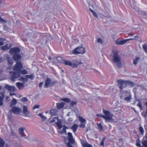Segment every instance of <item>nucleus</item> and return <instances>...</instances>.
<instances>
[{"label": "nucleus", "instance_id": "f257e3e1", "mask_svg": "<svg viewBox=\"0 0 147 147\" xmlns=\"http://www.w3.org/2000/svg\"><path fill=\"white\" fill-rule=\"evenodd\" d=\"M20 51V49L17 47L12 48L10 50V52L11 53L14 54L13 57L14 60L18 61L21 59V57L20 54H18Z\"/></svg>", "mask_w": 147, "mask_h": 147}, {"label": "nucleus", "instance_id": "f03ea898", "mask_svg": "<svg viewBox=\"0 0 147 147\" xmlns=\"http://www.w3.org/2000/svg\"><path fill=\"white\" fill-rule=\"evenodd\" d=\"M10 74L11 76V80L13 81L15 79L18 78L20 77V74H28L27 71L24 69L21 70L19 73H14L13 72H10Z\"/></svg>", "mask_w": 147, "mask_h": 147}, {"label": "nucleus", "instance_id": "7ed1b4c3", "mask_svg": "<svg viewBox=\"0 0 147 147\" xmlns=\"http://www.w3.org/2000/svg\"><path fill=\"white\" fill-rule=\"evenodd\" d=\"M113 54L112 60L113 62L115 63L118 67H121L122 63L121 58L118 55V53L117 52H114Z\"/></svg>", "mask_w": 147, "mask_h": 147}, {"label": "nucleus", "instance_id": "20e7f679", "mask_svg": "<svg viewBox=\"0 0 147 147\" xmlns=\"http://www.w3.org/2000/svg\"><path fill=\"white\" fill-rule=\"evenodd\" d=\"M103 112L105 114V115H100L98 116L104 118L106 122H109L113 120V115L109 111L103 110Z\"/></svg>", "mask_w": 147, "mask_h": 147}, {"label": "nucleus", "instance_id": "39448f33", "mask_svg": "<svg viewBox=\"0 0 147 147\" xmlns=\"http://www.w3.org/2000/svg\"><path fill=\"white\" fill-rule=\"evenodd\" d=\"M85 53V49L81 46L78 47L72 51V53L75 54H83Z\"/></svg>", "mask_w": 147, "mask_h": 147}, {"label": "nucleus", "instance_id": "423d86ee", "mask_svg": "<svg viewBox=\"0 0 147 147\" xmlns=\"http://www.w3.org/2000/svg\"><path fill=\"white\" fill-rule=\"evenodd\" d=\"M23 68V66L21 61L17 62L14 66L13 70L14 73H19V72Z\"/></svg>", "mask_w": 147, "mask_h": 147}, {"label": "nucleus", "instance_id": "0eeeda50", "mask_svg": "<svg viewBox=\"0 0 147 147\" xmlns=\"http://www.w3.org/2000/svg\"><path fill=\"white\" fill-rule=\"evenodd\" d=\"M69 142L67 144V147H73L71 144H73L74 142V140L73 138L72 134L70 132L68 133Z\"/></svg>", "mask_w": 147, "mask_h": 147}, {"label": "nucleus", "instance_id": "6e6552de", "mask_svg": "<svg viewBox=\"0 0 147 147\" xmlns=\"http://www.w3.org/2000/svg\"><path fill=\"white\" fill-rule=\"evenodd\" d=\"M117 82L118 84L119 87L121 90L127 86L126 81L120 79L118 80H117Z\"/></svg>", "mask_w": 147, "mask_h": 147}, {"label": "nucleus", "instance_id": "1a4fd4ad", "mask_svg": "<svg viewBox=\"0 0 147 147\" xmlns=\"http://www.w3.org/2000/svg\"><path fill=\"white\" fill-rule=\"evenodd\" d=\"M21 111L22 110L21 108L14 107L12 108L11 110L10 111V112L12 111L14 113L18 114L21 112Z\"/></svg>", "mask_w": 147, "mask_h": 147}, {"label": "nucleus", "instance_id": "9d476101", "mask_svg": "<svg viewBox=\"0 0 147 147\" xmlns=\"http://www.w3.org/2000/svg\"><path fill=\"white\" fill-rule=\"evenodd\" d=\"M80 141L83 147H93L92 145L89 144L86 140L80 139Z\"/></svg>", "mask_w": 147, "mask_h": 147}, {"label": "nucleus", "instance_id": "9b49d317", "mask_svg": "<svg viewBox=\"0 0 147 147\" xmlns=\"http://www.w3.org/2000/svg\"><path fill=\"white\" fill-rule=\"evenodd\" d=\"M23 113L25 115V117H28L30 114V112L28 111V107L25 105H24L23 107Z\"/></svg>", "mask_w": 147, "mask_h": 147}, {"label": "nucleus", "instance_id": "f8f14e48", "mask_svg": "<svg viewBox=\"0 0 147 147\" xmlns=\"http://www.w3.org/2000/svg\"><path fill=\"white\" fill-rule=\"evenodd\" d=\"M63 63L65 65L72 66L73 67H77V65L76 64H72L71 62L68 60H63Z\"/></svg>", "mask_w": 147, "mask_h": 147}, {"label": "nucleus", "instance_id": "ddd939ff", "mask_svg": "<svg viewBox=\"0 0 147 147\" xmlns=\"http://www.w3.org/2000/svg\"><path fill=\"white\" fill-rule=\"evenodd\" d=\"M54 83H53V84L52 83L51 80L48 78H47L45 82L44 85V87L45 88H48L50 85H52L53 84H54Z\"/></svg>", "mask_w": 147, "mask_h": 147}, {"label": "nucleus", "instance_id": "4468645a", "mask_svg": "<svg viewBox=\"0 0 147 147\" xmlns=\"http://www.w3.org/2000/svg\"><path fill=\"white\" fill-rule=\"evenodd\" d=\"M61 119H59L58 121L56 123L57 126L58 127V132H61V129L63 127V126L61 124Z\"/></svg>", "mask_w": 147, "mask_h": 147}, {"label": "nucleus", "instance_id": "2eb2a0df", "mask_svg": "<svg viewBox=\"0 0 147 147\" xmlns=\"http://www.w3.org/2000/svg\"><path fill=\"white\" fill-rule=\"evenodd\" d=\"M133 39L131 38L129 39H126L123 40H117L116 41V44L117 45H123L125 44L127 41L129 40H131Z\"/></svg>", "mask_w": 147, "mask_h": 147}, {"label": "nucleus", "instance_id": "dca6fc26", "mask_svg": "<svg viewBox=\"0 0 147 147\" xmlns=\"http://www.w3.org/2000/svg\"><path fill=\"white\" fill-rule=\"evenodd\" d=\"M5 87L7 89L11 92L14 91L16 89L15 87L13 86H10L8 85H6Z\"/></svg>", "mask_w": 147, "mask_h": 147}, {"label": "nucleus", "instance_id": "f3484780", "mask_svg": "<svg viewBox=\"0 0 147 147\" xmlns=\"http://www.w3.org/2000/svg\"><path fill=\"white\" fill-rule=\"evenodd\" d=\"M59 119L58 117H51L49 119V122L51 123H54L57 121Z\"/></svg>", "mask_w": 147, "mask_h": 147}, {"label": "nucleus", "instance_id": "a211bd4d", "mask_svg": "<svg viewBox=\"0 0 147 147\" xmlns=\"http://www.w3.org/2000/svg\"><path fill=\"white\" fill-rule=\"evenodd\" d=\"M58 113V111L56 109L51 110L49 112L50 114L52 116L56 115Z\"/></svg>", "mask_w": 147, "mask_h": 147}, {"label": "nucleus", "instance_id": "6ab92c4d", "mask_svg": "<svg viewBox=\"0 0 147 147\" xmlns=\"http://www.w3.org/2000/svg\"><path fill=\"white\" fill-rule=\"evenodd\" d=\"M25 129V128L23 127H21L19 129V132L22 137H24L25 136L24 131Z\"/></svg>", "mask_w": 147, "mask_h": 147}, {"label": "nucleus", "instance_id": "aec40b11", "mask_svg": "<svg viewBox=\"0 0 147 147\" xmlns=\"http://www.w3.org/2000/svg\"><path fill=\"white\" fill-rule=\"evenodd\" d=\"M16 85L19 90H22L23 89L24 87V84L20 82H17Z\"/></svg>", "mask_w": 147, "mask_h": 147}, {"label": "nucleus", "instance_id": "412c9836", "mask_svg": "<svg viewBox=\"0 0 147 147\" xmlns=\"http://www.w3.org/2000/svg\"><path fill=\"white\" fill-rule=\"evenodd\" d=\"M78 126V125L77 124H74L71 127V129L73 130V132L75 133L76 132Z\"/></svg>", "mask_w": 147, "mask_h": 147}, {"label": "nucleus", "instance_id": "4be33fe9", "mask_svg": "<svg viewBox=\"0 0 147 147\" xmlns=\"http://www.w3.org/2000/svg\"><path fill=\"white\" fill-rule=\"evenodd\" d=\"M65 104L63 102L58 103H57V108L58 109L63 108Z\"/></svg>", "mask_w": 147, "mask_h": 147}, {"label": "nucleus", "instance_id": "5701e85b", "mask_svg": "<svg viewBox=\"0 0 147 147\" xmlns=\"http://www.w3.org/2000/svg\"><path fill=\"white\" fill-rule=\"evenodd\" d=\"M17 103V100L16 99L13 98L11 102L10 106L12 107V106L16 105Z\"/></svg>", "mask_w": 147, "mask_h": 147}, {"label": "nucleus", "instance_id": "b1692460", "mask_svg": "<svg viewBox=\"0 0 147 147\" xmlns=\"http://www.w3.org/2000/svg\"><path fill=\"white\" fill-rule=\"evenodd\" d=\"M5 142L4 141L1 139L0 138V147H5Z\"/></svg>", "mask_w": 147, "mask_h": 147}, {"label": "nucleus", "instance_id": "393cba45", "mask_svg": "<svg viewBox=\"0 0 147 147\" xmlns=\"http://www.w3.org/2000/svg\"><path fill=\"white\" fill-rule=\"evenodd\" d=\"M34 75L33 74H32L30 75H26L25 77L27 78L33 80L34 78Z\"/></svg>", "mask_w": 147, "mask_h": 147}, {"label": "nucleus", "instance_id": "a878e982", "mask_svg": "<svg viewBox=\"0 0 147 147\" xmlns=\"http://www.w3.org/2000/svg\"><path fill=\"white\" fill-rule=\"evenodd\" d=\"M37 115L40 116L42 119L43 121H45L47 119V117L43 115L42 113L38 114Z\"/></svg>", "mask_w": 147, "mask_h": 147}, {"label": "nucleus", "instance_id": "bb28decb", "mask_svg": "<svg viewBox=\"0 0 147 147\" xmlns=\"http://www.w3.org/2000/svg\"><path fill=\"white\" fill-rule=\"evenodd\" d=\"M97 125L98 127V129L99 130L102 131L103 130V127L100 123H97Z\"/></svg>", "mask_w": 147, "mask_h": 147}, {"label": "nucleus", "instance_id": "cd10ccee", "mask_svg": "<svg viewBox=\"0 0 147 147\" xmlns=\"http://www.w3.org/2000/svg\"><path fill=\"white\" fill-rule=\"evenodd\" d=\"M5 96L3 93H2V96H0V105H3V100Z\"/></svg>", "mask_w": 147, "mask_h": 147}, {"label": "nucleus", "instance_id": "c85d7f7f", "mask_svg": "<svg viewBox=\"0 0 147 147\" xmlns=\"http://www.w3.org/2000/svg\"><path fill=\"white\" fill-rule=\"evenodd\" d=\"M79 119L82 123H86V120L83 117L80 116L79 117Z\"/></svg>", "mask_w": 147, "mask_h": 147}, {"label": "nucleus", "instance_id": "c756f323", "mask_svg": "<svg viewBox=\"0 0 147 147\" xmlns=\"http://www.w3.org/2000/svg\"><path fill=\"white\" fill-rule=\"evenodd\" d=\"M142 48L144 50V51L147 53V44L146 43L144 44L143 45Z\"/></svg>", "mask_w": 147, "mask_h": 147}, {"label": "nucleus", "instance_id": "7c9ffc66", "mask_svg": "<svg viewBox=\"0 0 147 147\" xmlns=\"http://www.w3.org/2000/svg\"><path fill=\"white\" fill-rule=\"evenodd\" d=\"M127 86H133L134 85V84L130 81H126Z\"/></svg>", "mask_w": 147, "mask_h": 147}, {"label": "nucleus", "instance_id": "2f4dec72", "mask_svg": "<svg viewBox=\"0 0 147 147\" xmlns=\"http://www.w3.org/2000/svg\"><path fill=\"white\" fill-rule=\"evenodd\" d=\"M140 58L139 57H136L133 61V63L135 65L136 64L138 61L139 60Z\"/></svg>", "mask_w": 147, "mask_h": 147}, {"label": "nucleus", "instance_id": "473e14b6", "mask_svg": "<svg viewBox=\"0 0 147 147\" xmlns=\"http://www.w3.org/2000/svg\"><path fill=\"white\" fill-rule=\"evenodd\" d=\"M19 80L24 82H25L28 81V79L27 78H25L23 77H21Z\"/></svg>", "mask_w": 147, "mask_h": 147}, {"label": "nucleus", "instance_id": "72a5a7b5", "mask_svg": "<svg viewBox=\"0 0 147 147\" xmlns=\"http://www.w3.org/2000/svg\"><path fill=\"white\" fill-rule=\"evenodd\" d=\"M61 132H59L60 134H62L63 133H65L66 132V127L65 126H64L63 127V128L62 130H61Z\"/></svg>", "mask_w": 147, "mask_h": 147}, {"label": "nucleus", "instance_id": "f704fd0d", "mask_svg": "<svg viewBox=\"0 0 147 147\" xmlns=\"http://www.w3.org/2000/svg\"><path fill=\"white\" fill-rule=\"evenodd\" d=\"M90 11L91 12L93 15L96 18H98V16L96 13L94 11H93L92 9L90 8L89 9Z\"/></svg>", "mask_w": 147, "mask_h": 147}, {"label": "nucleus", "instance_id": "c9c22d12", "mask_svg": "<svg viewBox=\"0 0 147 147\" xmlns=\"http://www.w3.org/2000/svg\"><path fill=\"white\" fill-rule=\"evenodd\" d=\"M61 100L67 103L69 102L70 101V99L68 98H62L61 99Z\"/></svg>", "mask_w": 147, "mask_h": 147}, {"label": "nucleus", "instance_id": "e433bc0d", "mask_svg": "<svg viewBox=\"0 0 147 147\" xmlns=\"http://www.w3.org/2000/svg\"><path fill=\"white\" fill-rule=\"evenodd\" d=\"M8 49V45L7 44L5 46H2L1 47V49L3 50H7Z\"/></svg>", "mask_w": 147, "mask_h": 147}, {"label": "nucleus", "instance_id": "4c0bfd02", "mask_svg": "<svg viewBox=\"0 0 147 147\" xmlns=\"http://www.w3.org/2000/svg\"><path fill=\"white\" fill-rule=\"evenodd\" d=\"M139 129L141 133L143 135L144 132V131L143 127L142 126H140Z\"/></svg>", "mask_w": 147, "mask_h": 147}, {"label": "nucleus", "instance_id": "58836bf2", "mask_svg": "<svg viewBox=\"0 0 147 147\" xmlns=\"http://www.w3.org/2000/svg\"><path fill=\"white\" fill-rule=\"evenodd\" d=\"M142 144L143 146L145 147H147V141L143 140L142 142Z\"/></svg>", "mask_w": 147, "mask_h": 147}, {"label": "nucleus", "instance_id": "ea45409f", "mask_svg": "<svg viewBox=\"0 0 147 147\" xmlns=\"http://www.w3.org/2000/svg\"><path fill=\"white\" fill-rule=\"evenodd\" d=\"M7 61H8V63L10 65H11L13 63V60L11 58L9 59Z\"/></svg>", "mask_w": 147, "mask_h": 147}, {"label": "nucleus", "instance_id": "a19ab883", "mask_svg": "<svg viewBox=\"0 0 147 147\" xmlns=\"http://www.w3.org/2000/svg\"><path fill=\"white\" fill-rule=\"evenodd\" d=\"M20 100L23 102H27L28 100V99L25 97H22Z\"/></svg>", "mask_w": 147, "mask_h": 147}, {"label": "nucleus", "instance_id": "79ce46f5", "mask_svg": "<svg viewBox=\"0 0 147 147\" xmlns=\"http://www.w3.org/2000/svg\"><path fill=\"white\" fill-rule=\"evenodd\" d=\"M97 42L98 43L100 44H101L102 43V39L100 38H98L97 39Z\"/></svg>", "mask_w": 147, "mask_h": 147}, {"label": "nucleus", "instance_id": "37998d69", "mask_svg": "<svg viewBox=\"0 0 147 147\" xmlns=\"http://www.w3.org/2000/svg\"><path fill=\"white\" fill-rule=\"evenodd\" d=\"M105 139V138H104L102 139V141H101V143L100 144V145L102 146H104V141Z\"/></svg>", "mask_w": 147, "mask_h": 147}, {"label": "nucleus", "instance_id": "c03bdc74", "mask_svg": "<svg viewBox=\"0 0 147 147\" xmlns=\"http://www.w3.org/2000/svg\"><path fill=\"white\" fill-rule=\"evenodd\" d=\"M131 99V96H128L125 97L124 99L125 100L127 101H129Z\"/></svg>", "mask_w": 147, "mask_h": 147}, {"label": "nucleus", "instance_id": "a18cd8bd", "mask_svg": "<svg viewBox=\"0 0 147 147\" xmlns=\"http://www.w3.org/2000/svg\"><path fill=\"white\" fill-rule=\"evenodd\" d=\"M136 142V145L138 147H142L141 146L140 144L139 141H138V140H137Z\"/></svg>", "mask_w": 147, "mask_h": 147}, {"label": "nucleus", "instance_id": "49530a36", "mask_svg": "<svg viewBox=\"0 0 147 147\" xmlns=\"http://www.w3.org/2000/svg\"><path fill=\"white\" fill-rule=\"evenodd\" d=\"M79 126L80 127L84 128L85 127V124L84 123H81L80 124Z\"/></svg>", "mask_w": 147, "mask_h": 147}, {"label": "nucleus", "instance_id": "de8ad7c7", "mask_svg": "<svg viewBox=\"0 0 147 147\" xmlns=\"http://www.w3.org/2000/svg\"><path fill=\"white\" fill-rule=\"evenodd\" d=\"M4 58L5 59H6L7 60L9 59L10 58L9 56L7 54H5L4 55Z\"/></svg>", "mask_w": 147, "mask_h": 147}, {"label": "nucleus", "instance_id": "09e8293b", "mask_svg": "<svg viewBox=\"0 0 147 147\" xmlns=\"http://www.w3.org/2000/svg\"><path fill=\"white\" fill-rule=\"evenodd\" d=\"M137 106L141 109L142 108V105L141 102H139L138 104H137Z\"/></svg>", "mask_w": 147, "mask_h": 147}, {"label": "nucleus", "instance_id": "8fccbe9b", "mask_svg": "<svg viewBox=\"0 0 147 147\" xmlns=\"http://www.w3.org/2000/svg\"><path fill=\"white\" fill-rule=\"evenodd\" d=\"M57 59L59 62H61L62 58L61 57H57Z\"/></svg>", "mask_w": 147, "mask_h": 147}, {"label": "nucleus", "instance_id": "3c124183", "mask_svg": "<svg viewBox=\"0 0 147 147\" xmlns=\"http://www.w3.org/2000/svg\"><path fill=\"white\" fill-rule=\"evenodd\" d=\"M39 105H35L33 108V109H38L39 108Z\"/></svg>", "mask_w": 147, "mask_h": 147}, {"label": "nucleus", "instance_id": "603ef678", "mask_svg": "<svg viewBox=\"0 0 147 147\" xmlns=\"http://www.w3.org/2000/svg\"><path fill=\"white\" fill-rule=\"evenodd\" d=\"M76 102H71L70 103V105L71 106H73L74 105L76 104Z\"/></svg>", "mask_w": 147, "mask_h": 147}, {"label": "nucleus", "instance_id": "864d4df0", "mask_svg": "<svg viewBox=\"0 0 147 147\" xmlns=\"http://www.w3.org/2000/svg\"><path fill=\"white\" fill-rule=\"evenodd\" d=\"M3 39H0V46L3 45Z\"/></svg>", "mask_w": 147, "mask_h": 147}, {"label": "nucleus", "instance_id": "5fc2aeb1", "mask_svg": "<svg viewBox=\"0 0 147 147\" xmlns=\"http://www.w3.org/2000/svg\"><path fill=\"white\" fill-rule=\"evenodd\" d=\"M0 22H6V21L1 18H0Z\"/></svg>", "mask_w": 147, "mask_h": 147}, {"label": "nucleus", "instance_id": "6e6d98bb", "mask_svg": "<svg viewBox=\"0 0 147 147\" xmlns=\"http://www.w3.org/2000/svg\"><path fill=\"white\" fill-rule=\"evenodd\" d=\"M145 114L144 115V116L145 117H147V108L146 109L145 112Z\"/></svg>", "mask_w": 147, "mask_h": 147}, {"label": "nucleus", "instance_id": "4d7b16f0", "mask_svg": "<svg viewBox=\"0 0 147 147\" xmlns=\"http://www.w3.org/2000/svg\"><path fill=\"white\" fill-rule=\"evenodd\" d=\"M139 38V36H135L134 39L136 40H138Z\"/></svg>", "mask_w": 147, "mask_h": 147}, {"label": "nucleus", "instance_id": "13d9d810", "mask_svg": "<svg viewBox=\"0 0 147 147\" xmlns=\"http://www.w3.org/2000/svg\"><path fill=\"white\" fill-rule=\"evenodd\" d=\"M43 84V83L42 82H41L39 84V86L40 87H41L42 86Z\"/></svg>", "mask_w": 147, "mask_h": 147}, {"label": "nucleus", "instance_id": "bf43d9fd", "mask_svg": "<svg viewBox=\"0 0 147 147\" xmlns=\"http://www.w3.org/2000/svg\"><path fill=\"white\" fill-rule=\"evenodd\" d=\"M68 121L69 123H71V122H72L73 121V119L71 118H69V119Z\"/></svg>", "mask_w": 147, "mask_h": 147}, {"label": "nucleus", "instance_id": "052dcab7", "mask_svg": "<svg viewBox=\"0 0 147 147\" xmlns=\"http://www.w3.org/2000/svg\"><path fill=\"white\" fill-rule=\"evenodd\" d=\"M9 96H7L6 97V101L8 102L9 101Z\"/></svg>", "mask_w": 147, "mask_h": 147}, {"label": "nucleus", "instance_id": "680f3d73", "mask_svg": "<svg viewBox=\"0 0 147 147\" xmlns=\"http://www.w3.org/2000/svg\"><path fill=\"white\" fill-rule=\"evenodd\" d=\"M11 134L13 136H14L16 135V134L15 132H14L13 131H12Z\"/></svg>", "mask_w": 147, "mask_h": 147}, {"label": "nucleus", "instance_id": "e2e57ef3", "mask_svg": "<svg viewBox=\"0 0 147 147\" xmlns=\"http://www.w3.org/2000/svg\"><path fill=\"white\" fill-rule=\"evenodd\" d=\"M82 64L81 62L80 61L79 62H77V63H75V64H76L77 65H79V64Z\"/></svg>", "mask_w": 147, "mask_h": 147}, {"label": "nucleus", "instance_id": "0e129e2a", "mask_svg": "<svg viewBox=\"0 0 147 147\" xmlns=\"http://www.w3.org/2000/svg\"><path fill=\"white\" fill-rule=\"evenodd\" d=\"M15 95V94L13 93L10 92V96H12L13 95Z\"/></svg>", "mask_w": 147, "mask_h": 147}, {"label": "nucleus", "instance_id": "69168bd1", "mask_svg": "<svg viewBox=\"0 0 147 147\" xmlns=\"http://www.w3.org/2000/svg\"><path fill=\"white\" fill-rule=\"evenodd\" d=\"M146 139H147V132L145 133V136Z\"/></svg>", "mask_w": 147, "mask_h": 147}, {"label": "nucleus", "instance_id": "338daca9", "mask_svg": "<svg viewBox=\"0 0 147 147\" xmlns=\"http://www.w3.org/2000/svg\"><path fill=\"white\" fill-rule=\"evenodd\" d=\"M49 60H51V57H49Z\"/></svg>", "mask_w": 147, "mask_h": 147}, {"label": "nucleus", "instance_id": "774afa93", "mask_svg": "<svg viewBox=\"0 0 147 147\" xmlns=\"http://www.w3.org/2000/svg\"><path fill=\"white\" fill-rule=\"evenodd\" d=\"M145 105H146V106L147 107V102H146L145 103Z\"/></svg>", "mask_w": 147, "mask_h": 147}]
</instances>
